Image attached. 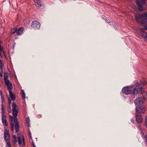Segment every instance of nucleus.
I'll list each match as a JSON object with an SVG mask.
<instances>
[{
  "instance_id": "e433bc0d",
  "label": "nucleus",
  "mask_w": 147,
  "mask_h": 147,
  "mask_svg": "<svg viewBox=\"0 0 147 147\" xmlns=\"http://www.w3.org/2000/svg\"><path fill=\"white\" fill-rule=\"evenodd\" d=\"M32 146L33 147H36V146H35V144H34L32 142Z\"/></svg>"
},
{
  "instance_id": "4be33fe9",
  "label": "nucleus",
  "mask_w": 147,
  "mask_h": 147,
  "mask_svg": "<svg viewBox=\"0 0 147 147\" xmlns=\"http://www.w3.org/2000/svg\"><path fill=\"white\" fill-rule=\"evenodd\" d=\"M21 94L22 97L23 99H24L25 98V94L24 92V90H22L21 91Z\"/></svg>"
},
{
  "instance_id": "39448f33",
  "label": "nucleus",
  "mask_w": 147,
  "mask_h": 147,
  "mask_svg": "<svg viewBox=\"0 0 147 147\" xmlns=\"http://www.w3.org/2000/svg\"><path fill=\"white\" fill-rule=\"evenodd\" d=\"M145 100V98L144 97H139L136 99L134 103L136 105H140L142 104Z\"/></svg>"
},
{
  "instance_id": "4468645a",
  "label": "nucleus",
  "mask_w": 147,
  "mask_h": 147,
  "mask_svg": "<svg viewBox=\"0 0 147 147\" xmlns=\"http://www.w3.org/2000/svg\"><path fill=\"white\" fill-rule=\"evenodd\" d=\"M8 103L9 106L7 107V111L9 113H11V109L10 105L11 104V102L10 98L9 97H8Z\"/></svg>"
},
{
  "instance_id": "473e14b6",
  "label": "nucleus",
  "mask_w": 147,
  "mask_h": 147,
  "mask_svg": "<svg viewBox=\"0 0 147 147\" xmlns=\"http://www.w3.org/2000/svg\"><path fill=\"white\" fill-rule=\"evenodd\" d=\"M0 94H1V97H3L4 96H3V95L2 92L1 91L0 92Z\"/></svg>"
},
{
  "instance_id": "58836bf2",
  "label": "nucleus",
  "mask_w": 147,
  "mask_h": 147,
  "mask_svg": "<svg viewBox=\"0 0 147 147\" xmlns=\"http://www.w3.org/2000/svg\"><path fill=\"white\" fill-rule=\"evenodd\" d=\"M147 121V116L146 117L145 119V122Z\"/></svg>"
},
{
  "instance_id": "412c9836",
  "label": "nucleus",
  "mask_w": 147,
  "mask_h": 147,
  "mask_svg": "<svg viewBox=\"0 0 147 147\" xmlns=\"http://www.w3.org/2000/svg\"><path fill=\"white\" fill-rule=\"evenodd\" d=\"M17 28H14L11 29V33L12 34H14L16 32Z\"/></svg>"
},
{
  "instance_id": "393cba45",
  "label": "nucleus",
  "mask_w": 147,
  "mask_h": 147,
  "mask_svg": "<svg viewBox=\"0 0 147 147\" xmlns=\"http://www.w3.org/2000/svg\"><path fill=\"white\" fill-rule=\"evenodd\" d=\"M3 68V65L1 60L0 59V69L2 70Z\"/></svg>"
},
{
  "instance_id": "423d86ee",
  "label": "nucleus",
  "mask_w": 147,
  "mask_h": 147,
  "mask_svg": "<svg viewBox=\"0 0 147 147\" xmlns=\"http://www.w3.org/2000/svg\"><path fill=\"white\" fill-rule=\"evenodd\" d=\"M7 89L9 91L11 99L13 101L15 100L16 99V95L11 91V90L12 89V86H10L7 87Z\"/></svg>"
},
{
  "instance_id": "ea45409f",
  "label": "nucleus",
  "mask_w": 147,
  "mask_h": 147,
  "mask_svg": "<svg viewBox=\"0 0 147 147\" xmlns=\"http://www.w3.org/2000/svg\"><path fill=\"white\" fill-rule=\"evenodd\" d=\"M13 138H14V139H17L16 137V136H14V135H13Z\"/></svg>"
},
{
  "instance_id": "a19ab883",
  "label": "nucleus",
  "mask_w": 147,
  "mask_h": 147,
  "mask_svg": "<svg viewBox=\"0 0 147 147\" xmlns=\"http://www.w3.org/2000/svg\"><path fill=\"white\" fill-rule=\"evenodd\" d=\"M146 141L147 142V135L145 136Z\"/></svg>"
},
{
  "instance_id": "c756f323",
  "label": "nucleus",
  "mask_w": 147,
  "mask_h": 147,
  "mask_svg": "<svg viewBox=\"0 0 147 147\" xmlns=\"http://www.w3.org/2000/svg\"><path fill=\"white\" fill-rule=\"evenodd\" d=\"M2 47L0 45V55H1V52L2 51Z\"/></svg>"
},
{
  "instance_id": "2f4dec72",
  "label": "nucleus",
  "mask_w": 147,
  "mask_h": 147,
  "mask_svg": "<svg viewBox=\"0 0 147 147\" xmlns=\"http://www.w3.org/2000/svg\"><path fill=\"white\" fill-rule=\"evenodd\" d=\"M17 139H14V140H13V143H14L15 144L17 142Z\"/></svg>"
},
{
  "instance_id": "6e6552de",
  "label": "nucleus",
  "mask_w": 147,
  "mask_h": 147,
  "mask_svg": "<svg viewBox=\"0 0 147 147\" xmlns=\"http://www.w3.org/2000/svg\"><path fill=\"white\" fill-rule=\"evenodd\" d=\"M4 80L5 81V84L7 86V87L9 86H12L11 83L9 81L8 79V76L7 75V73L5 72L4 73Z\"/></svg>"
},
{
  "instance_id": "1a4fd4ad",
  "label": "nucleus",
  "mask_w": 147,
  "mask_h": 147,
  "mask_svg": "<svg viewBox=\"0 0 147 147\" xmlns=\"http://www.w3.org/2000/svg\"><path fill=\"white\" fill-rule=\"evenodd\" d=\"M40 24L36 20L33 21L31 24V27L34 29H39L40 28Z\"/></svg>"
},
{
  "instance_id": "79ce46f5",
  "label": "nucleus",
  "mask_w": 147,
  "mask_h": 147,
  "mask_svg": "<svg viewBox=\"0 0 147 147\" xmlns=\"http://www.w3.org/2000/svg\"><path fill=\"white\" fill-rule=\"evenodd\" d=\"M146 37L147 38V33H146Z\"/></svg>"
},
{
  "instance_id": "0eeeda50",
  "label": "nucleus",
  "mask_w": 147,
  "mask_h": 147,
  "mask_svg": "<svg viewBox=\"0 0 147 147\" xmlns=\"http://www.w3.org/2000/svg\"><path fill=\"white\" fill-rule=\"evenodd\" d=\"M136 20L142 24H145L147 22V19H142V16L136 15L135 16Z\"/></svg>"
},
{
  "instance_id": "dca6fc26",
  "label": "nucleus",
  "mask_w": 147,
  "mask_h": 147,
  "mask_svg": "<svg viewBox=\"0 0 147 147\" xmlns=\"http://www.w3.org/2000/svg\"><path fill=\"white\" fill-rule=\"evenodd\" d=\"M136 3L138 6V10L140 11H142L143 10V8L142 5H141V3L139 2V1H136Z\"/></svg>"
},
{
  "instance_id": "5701e85b",
  "label": "nucleus",
  "mask_w": 147,
  "mask_h": 147,
  "mask_svg": "<svg viewBox=\"0 0 147 147\" xmlns=\"http://www.w3.org/2000/svg\"><path fill=\"white\" fill-rule=\"evenodd\" d=\"M10 126L11 130L12 131H14V123L12 122H11Z\"/></svg>"
},
{
  "instance_id": "72a5a7b5",
  "label": "nucleus",
  "mask_w": 147,
  "mask_h": 147,
  "mask_svg": "<svg viewBox=\"0 0 147 147\" xmlns=\"http://www.w3.org/2000/svg\"><path fill=\"white\" fill-rule=\"evenodd\" d=\"M1 109H2V108H5L4 107V105L3 104V103H2V105H1Z\"/></svg>"
},
{
  "instance_id": "ddd939ff",
  "label": "nucleus",
  "mask_w": 147,
  "mask_h": 147,
  "mask_svg": "<svg viewBox=\"0 0 147 147\" xmlns=\"http://www.w3.org/2000/svg\"><path fill=\"white\" fill-rule=\"evenodd\" d=\"M18 138L19 145L20 146H23L24 144V140L23 137V136L18 137Z\"/></svg>"
},
{
  "instance_id": "aec40b11",
  "label": "nucleus",
  "mask_w": 147,
  "mask_h": 147,
  "mask_svg": "<svg viewBox=\"0 0 147 147\" xmlns=\"http://www.w3.org/2000/svg\"><path fill=\"white\" fill-rule=\"evenodd\" d=\"M26 123L27 124L28 126V127H30V120L28 117L26 119Z\"/></svg>"
},
{
  "instance_id": "20e7f679",
  "label": "nucleus",
  "mask_w": 147,
  "mask_h": 147,
  "mask_svg": "<svg viewBox=\"0 0 147 147\" xmlns=\"http://www.w3.org/2000/svg\"><path fill=\"white\" fill-rule=\"evenodd\" d=\"M136 113L141 114L144 113L146 109L143 106L141 105H138L136 106Z\"/></svg>"
},
{
  "instance_id": "a878e982",
  "label": "nucleus",
  "mask_w": 147,
  "mask_h": 147,
  "mask_svg": "<svg viewBox=\"0 0 147 147\" xmlns=\"http://www.w3.org/2000/svg\"><path fill=\"white\" fill-rule=\"evenodd\" d=\"M147 30V26H145L144 28L140 29V30L141 32H144V30Z\"/></svg>"
},
{
  "instance_id": "f8f14e48",
  "label": "nucleus",
  "mask_w": 147,
  "mask_h": 147,
  "mask_svg": "<svg viewBox=\"0 0 147 147\" xmlns=\"http://www.w3.org/2000/svg\"><path fill=\"white\" fill-rule=\"evenodd\" d=\"M4 140L6 141H9L10 140L9 134V131L6 129H5L4 134Z\"/></svg>"
},
{
  "instance_id": "37998d69",
  "label": "nucleus",
  "mask_w": 147,
  "mask_h": 147,
  "mask_svg": "<svg viewBox=\"0 0 147 147\" xmlns=\"http://www.w3.org/2000/svg\"><path fill=\"white\" fill-rule=\"evenodd\" d=\"M147 1V0H146Z\"/></svg>"
},
{
  "instance_id": "7c9ffc66",
  "label": "nucleus",
  "mask_w": 147,
  "mask_h": 147,
  "mask_svg": "<svg viewBox=\"0 0 147 147\" xmlns=\"http://www.w3.org/2000/svg\"><path fill=\"white\" fill-rule=\"evenodd\" d=\"M28 134L29 135V138H32V136H31V133L30 131L28 132Z\"/></svg>"
},
{
  "instance_id": "4c0bfd02",
  "label": "nucleus",
  "mask_w": 147,
  "mask_h": 147,
  "mask_svg": "<svg viewBox=\"0 0 147 147\" xmlns=\"http://www.w3.org/2000/svg\"><path fill=\"white\" fill-rule=\"evenodd\" d=\"M0 76L1 77H3V75L2 74V73L1 72H0Z\"/></svg>"
},
{
  "instance_id": "2eb2a0df",
  "label": "nucleus",
  "mask_w": 147,
  "mask_h": 147,
  "mask_svg": "<svg viewBox=\"0 0 147 147\" xmlns=\"http://www.w3.org/2000/svg\"><path fill=\"white\" fill-rule=\"evenodd\" d=\"M24 31V28L22 27H21L18 28L16 30L17 34L18 35H20Z\"/></svg>"
},
{
  "instance_id": "f257e3e1",
  "label": "nucleus",
  "mask_w": 147,
  "mask_h": 147,
  "mask_svg": "<svg viewBox=\"0 0 147 147\" xmlns=\"http://www.w3.org/2000/svg\"><path fill=\"white\" fill-rule=\"evenodd\" d=\"M12 114L14 117L11 115H9V116L11 122H12L13 121L15 123L18 121L17 116L19 110L18 107L13 102L12 104Z\"/></svg>"
},
{
  "instance_id": "f03ea898",
  "label": "nucleus",
  "mask_w": 147,
  "mask_h": 147,
  "mask_svg": "<svg viewBox=\"0 0 147 147\" xmlns=\"http://www.w3.org/2000/svg\"><path fill=\"white\" fill-rule=\"evenodd\" d=\"M1 119L2 121L3 124H4L6 126H8V123L7 121L6 120V117L5 115V108L1 109Z\"/></svg>"
},
{
  "instance_id": "f3484780",
  "label": "nucleus",
  "mask_w": 147,
  "mask_h": 147,
  "mask_svg": "<svg viewBox=\"0 0 147 147\" xmlns=\"http://www.w3.org/2000/svg\"><path fill=\"white\" fill-rule=\"evenodd\" d=\"M139 85V83H138L137 84V85L136 88H134V87H133V89L132 90H133V94L134 95H137L138 94V90H137V87Z\"/></svg>"
},
{
  "instance_id": "6ab92c4d",
  "label": "nucleus",
  "mask_w": 147,
  "mask_h": 147,
  "mask_svg": "<svg viewBox=\"0 0 147 147\" xmlns=\"http://www.w3.org/2000/svg\"><path fill=\"white\" fill-rule=\"evenodd\" d=\"M138 92L140 93L143 94L144 92V89L142 87H140V88H138Z\"/></svg>"
},
{
  "instance_id": "9b49d317",
  "label": "nucleus",
  "mask_w": 147,
  "mask_h": 147,
  "mask_svg": "<svg viewBox=\"0 0 147 147\" xmlns=\"http://www.w3.org/2000/svg\"><path fill=\"white\" fill-rule=\"evenodd\" d=\"M136 121L139 123H141L142 121V118L140 114L137 113H136Z\"/></svg>"
},
{
  "instance_id": "a211bd4d",
  "label": "nucleus",
  "mask_w": 147,
  "mask_h": 147,
  "mask_svg": "<svg viewBox=\"0 0 147 147\" xmlns=\"http://www.w3.org/2000/svg\"><path fill=\"white\" fill-rule=\"evenodd\" d=\"M15 129L16 132H18L19 131V128L20 125H19V122L17 121L15 123Z\"/></svg>"
},
{
  "instance_id": "f704fd0d",
  "label": "nucleus",
  "mask_w": 147,
  "mask_h": 147,
  "mask_svg": "<svg viewBox=\"0 0 147 147\" xmlns=\"http://www.w3.org/2000/svg\"><path fill=\"white\" fill-rule=\"evenodd\" d=\"M145 127L147 128V121L145 122Z\"/></svg>"
},
{
  "instance_id": "9d476101",
  "label": "nucleus",
  "mask_w": 147,
  "mask_h": 147,
  "mask_svg": "<svg viewBox=\"0 0 147 147\" xmlns=\"http://www.w3.org/2000/svg\"><path fill=\"white\" fill-rule=\"evenodd\" d=\"M36 6L42 9L44 6L42 2L40 0H34Z\"/></svg>"
},
{
  "instance_id": "bb28decb",
  "label": "nucleus",
  "mask_w": 147,
  "mask_h": 147,
  "mask_svg": "<svg viewBox=\"0 0 147 147\" xmlns=\"http://www.w3.org/2000/svg\"><path fill=\"white\" fill-rule=\"evenodd\" d=\"M141 84L143 85H145L147 84V83L145 81H142Z\"/></svg>"
},
{
  "instance_id": "7ed1b4c3",
  "label": "nucleus",
  "mask_w": 147,
  "mask_h": 147,
  "mask_svg": "<svg viewBox=\"0 0 147 147\" xmlns=\"http://www.w3.org/2000/svg\"><path fill=\"white\" fill-rule=\"evenodd\" d=\"M133 89V86L127 87H125L122 88V91L123 93L126 94H129L131 93Z\"/></svg>"
},
{
  "instance_id": "b1692460",
  "label": "nucleus",
  "mask_w": 147,
  "mask_h": 147,
  "mask_svg": "<svg viewBox=\"0 0 147 147\" xmlns=\"http://www.w3.org/2000/svg\"><path fill=\"white\" fill-rule=\"evenodd\" d=\"M6 147H11L10 142L9 141H7L6 144Z\"/></svg>"
},
{
  "instance_id": "cd10ccee",
  "label": "nucleus",
  "mask_w": 147,
  "mask_h": 147,
  "mask_svg": "<svg viewBox=\"0 0 147 147\" xmlns=\"http://www.w3.org/2000/svg\"><path fill=\"white\" fill-rule=\"evenodd\" d=\"M1 99L2 101V103H3L5 102V99L4 98V97H1Z\"/></svg>"
},
{
  "instance_id": "c9c22d12",
  "label": "nucleus",
  "mask_w": 147,
  "mask_h": 147,
  "mask_svg": "<svg viewBox=\"0 0 147 147\" xmlns=\"http://www.w3.org/2000/svg\"><path fill=\"white\" fill-rule=\"evenodd\" d=\"M131 123H133L134 122V119L133 118H132L131 119Z\"/></svg>"
},
{
  "instance_id": "c85d7f7f",
  "label": "nucleus",
  "mask_w": 147,
  "mask_h": 147,
  "mask_svg": "<svg viewBox=\"0 0 147 147\" xmlns=\"http://www.w3.org/2000/svg\"><path fill=\"white\" fill-rule=\"evenodd\" d=\"M143 16L145 17H147V12L144 13L143 14Z\"/></svg>"
}]
</instances>
